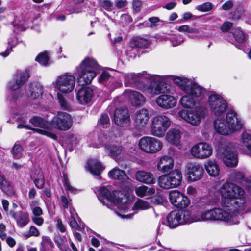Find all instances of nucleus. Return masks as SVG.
Listing matches in <instances>:
<instances>
[{
	"mask_svg": "<svg viewBox=\"0 0 251 251\" xmlns=\"http://www.w3.org/2000/svg\"><path fill=\"white\" fill-rule=\"evenodd\" d=\"M170 119L164 115L154 117L151 126L152 135L157 137H163L171 125Z\"/></svg>",
	"mask_w": 251,
	"mask_h": 251,
	"instance_id": "nucleus-8",
	"label": "nucleus"
},
{
	"mask_svg": "<svg viewBox=\"0 0 251 251\" xmlns=\"http://www.w3.org/2000/svg\"><path fill=\"white\" fill-rule=\"evenodd\" d=\"M100 139L101 140V142H100L98 144H93V147L95 148H99L102 144H104V148L108 153L109 155L113 157L117 156L122 152L123 150L121 146L117 145L113 142L104 144V139L107 140V138L104 135L100 136Z\"/></svg>",
	"mask_w": 251,
	"mask_h": 251,
	"instance_id": "nucleus-21",
	"label": "nucleus"
},
{
	"mask_svg": "<svg viewBox=\"0 0 251 251\" xmlns=\"http://www.w3.org/2000/svg\"><path fill=\"white\" fill-rule=\"evenodd\" d=\"M72 126V119L70 115L59 112L51 120V126L60 130H69Z\"/></svg>",
	"mask_w": 251,
	"mask_h": 251,
	"instance_id": "nucleus-14",
	"label": "nucleus"
},
{
	"mask_svg": "<svg viewBox=\"0 0 251 251\" xmlns=\"http://www.w3.org/2000/svg\"><path fill=\"white\" fill-rule=\"evenodd\" d=\"M99 123L103 128L108 127L110 126V120L107 114H101L99 119Z\"/></svg>",
	"mask_w": 251,
	"mask_h": 251,
	"instance_id": "nucleus-48",
	"label": "nucleus"
},
{
	"mask_svg": "<svg viewBox=\"0 0 251 251\" xmlns=\"http://www.w3.org/2000/svg\"><path fill=\"white\" fill-rule=\"evenodd\" d=\"M61 200L63 208L66 209L69 206V200L66 197L62 196L61 197Z\"/></svg>",
	"mask_w": 251,
	"mask_h": 251,
	"instance_id": "nucleus-64",
	"label": "nucleus"
},
{
	"mask_svg": "<svg viewBox=\"0 0 251 251\" xmlns=\"http://www.w3.org/2000/svg\"><path fill=\"white\" fill-rule=\"evenodd\" d=\"M212 9V4L209 2L199 5L196 7V9L203 12H208Z\"/></svg>",
	"mask_w": 251,
	"mask_h": 251,
	"instance_id": "nucleus-50",
	"label": "nucleus"
},
{
	"mask_svg": "<svg viewBox=\"0 0 251 251\" xmlns=\"http://www.w3.org/2000/svg\"><path fill=\"white\" fill-rule=\"evenodd\" d=\"M40 235L39 230L34 226H31L29 227L28 232L25 233L24 236L26 238H28L31 236L38 237Z\"/></svg>",
	"mask_w": 251,
	"mask_h": 251,
	"instance_id": "nucleus-49",
	"label": "nucleus"
},
{
	"mask_svg": "<svg viewBox=\"0 0 251 251\" xmlns=\"http://www.w3.org/2000/svg\"><path fill=\"white\" fill-rule=\"evenodd\" d=\"M86 167L92 174L96 176H99L103 170L102 165L97 159L89 160Z\"/></svg>",
	"mask_w": 251,
	"mask_h": 251,
	"instance_id": "nucleus-33",
	"label": "nucleus"
},
{
	"mask_svg": "<svg viewBox=\"0 0 251 251\" xmlns=\"http://www.w3.org/2000/svg\"><path fill=\"white\" fill-rule=\"evenodd\" d=\"M168 226L170 228H175L181 224L197 222L198 218L195 214H192L189 211L175 210L171 212L167 217Z\"/></svg>",
	"mask_w": 251,
	"mask_h": 251,
	"instance_id": "nucleus-6",
	"label": "nucleus"
},
{
	"mask_svg": "<svg viewBox=\"0 0 251 251\" xmlns=\"http://www.w3.org/2000/svg\"><path fill=\"white\" fill-rule=\"evenodd\" d=\"M241 147L245 148L246 153L251 156V134L247 131L244 132L240 140Z\"/></svg>",
	"mask_w": 251,
	"mask_h": 251,
	"instance_id": "nucleus-35",
	"label": "nucleus"
},
{
	"mask_svg": "<svg viewBox=\"0 0 251 251\" xmlns=\"http://www.w3.org/2000/svg\"><path fill=\"white\" fill-rule=\"evenodd\" d=\"M136 179L141 182L147 184H153L155 183V179L153 174L150 172L138 171L136 173Z\"/></svg>",
	"mask_w": 251,
	"mask_h": 251,
	"instance_id": "nucleus-32",
	"label": "nucleus"
},
{
	"mask_svg": "<svg viewBox=\"0 0 251 251\" xmlns=\"http://www.w3.org/2000/svg\"><path fill=\"white\" fill-rule=\"evenodd\" d=\"M26 95L30 100L40 98L43 93V88L39 84H29L25 90Z\"/></svg>",
	"mask_w": 251,
	"mask_h": 251,
	"instance_id": "nucleus-30",
	"label": "nucleus"
},
{
	"mask_svg": "<svg viewBox=\"0 0 251 251\" xmlns=\"http://www.w3.org/2000/svg\"><path fill=\"white\" fill-rule=\"evenodd\" d=\"M49 56L47 52L40 53L36 58V61L43 65H47L49 61Z\"/></svg>",
	"mask_w": 251,
	"mask_h": 251,
	"instance_id": "nucleus-46",
	"label": "nucleus"
},
{
	"mask_svg": "<svg viewBox=\"0 0 251 251\" xmlns=\"http://www.w3.org/2000/svg\"><path fill=\"white\" fill-rule=\"evenodd\" d=\"M110 177L119 180H125L127 176L125 172L118 168H114L108 173Z\"/></svg>",
	"mask_w": 251,
	"mask_h": 251,
	"instance_id": "nucleus-39",
	"label": "nucleus"
},
{
	"mask_svg": "<svg viewBox=\"0 0 251 251\" xmlns=\"http://www.w3.org/2000/svg\"><path fill=\"white\" fill-rule=\"evenodd\" d=\"M55 91L59 93H69L71 92L75 84V77L70 73L58 76L53 83Z\"/></svg>",
	"mask_w": 251,
	"mask_h": 251,
	"instance_id": "nucleus-9",
	"label": "nucleus"
},
{
	"mask_svg": "<svg viewBox=\"0 0 251 251\" xmlns=\"http://www.w3.org/2000/svg\"><path fill=\"white\" fill-rule=\"evenodd\" d=\"M217 153L227 166L234 167L237 165V158L235 149L230 144L221 145L218 149Z\"/></svg>",
	"mask_w": 251,
	"mask_h": 251,
	"instance_id": "nucleus-11",
	"label": "nucleus"
},
{
	"mask_svg": "<svg viewBox=\"0 0 251 251\" xmlns=\"http://www.w3.org/2000/svg\"><path fill=\"white\" fill-rule=\"evenodd\" d=\"M182 174L178 170H175L167 175L160 176L158 183L160 187L169 189L179 186L182 181Z\"/></svg>",
	"mask_w": 251,
	"mask_h": 251,
	"instance_id": "nucleus-7",
	"label": "nucleus"
},
{
	"mask_svg": "<svg viewBox=\"0 0 251 251\" xmlns=\"http://www.w3.org/2000/svg\"><path fill=\"white\" fill-rule=\"evenodd\" d=\"M23 148L19 142H17L13 148L12 153L13 157L15 159H19L22 155V151Z\"/></svg>",
	"mask_w": 251,
	"mask_h": 251,
	"instance_id": "nucleus-43",
	"label": "nucleus"
},
{
	"mask_svg": "<svg viewBox=\"0 0 251 251\" xmlns=\"http://www.w3.org/2000/svg\"><path fill=\"white\" fill-rule=\"evenodd\" d=\"M187 179L193 182L200 180L202 176L204 170L200 164L196 163H189L186 169Z\"/></svg>",
	"mask_w": 251,
	"mask_h": 251,
	"instance_id": "nucleus-18",
	"label": "nucleus"
},
{
	"mask_svg": "<svg viewBox=\"0 0 251 251\" xmlns=\"http://www.w3.org/2000/svg\"><path fill=\"white\" fill-rule=\"evenodd\" d=\"M138 145L143 151L153 153L160 151L163 144L162 142L155 138L145 136L140 139Z\"/></svg>",
	"mask_w": 251,
	"mask_h": 251,
	"instance_id": "nucleus-12",
	"label": "nucleus"
},
{
	"mask_svg": "<svg viewBox=\"0 0 251 251\" xmlns=\"http://www.w3.org/2000/svg\"><path fill=\"white\" fill-rule=\"evenodd\" d=\"M233 4L232 1L229 0L225 2L222 5V8L224 10H229L233 7Z\"/></svg>",
	"mask_w": 251,
	"mask_h": 251,
	"instance_id": "nucleus-63",
	"label": "nucleus"
},
{
	"mask_svg": "<svg viewBox=\"0 0 251 251\" xmlns=\"http://www.w3.org/2000/svg\"><path fill=\"white\" fill-rule=\"evenodd\" d=\"M133 207L137 209L146 210L150 207V205L146 201L139 200L134 203Z\"/></svg>",
	"mask_w": 251,
	"mask_h": 251,
	"instance_id": "nucleus-44",
	"label": "nucleus"
},
{
	"mask_svg": "<svg viewBox=\"0 0 251 251\" xmlns=\"http://www.w3.org/2000/svg\"><path fill=\"white\" fill-rule=\"evenodd\" d=\"M178 31L182 32H187L188 33H194L195 35H189L188 37L190 38H201L204 36V34L203 32L200 33L198 29L196 28H193L192 27H190L187 25H183L180 26L178 27L177 29Z\"/></svg>",
	"mask_w": 251,
	"mask_h": 251,
	"instance_id": "nucleus-38",
	"label": "nucleus"
},
{
	"mask_svg": "<svg viewBox=\"0 0 251 251\" xmlns=\"http://www.w3.org/2000/svg\"><path fill=\"white\" fill-rule=\"evenodd\" d=\"M57 224H56V227L62 233L65 232L66 231V227L63 224L62 220L57 218L56 219Z\"/></svg>",
	"mask_w": 251,
	"mask_h": 251,
	"instance_id": "nucleus-61",
	"label": "nucleus"
},
{
	"mask_svg": "<svg viewBox=\"0 0 251 251\" xmlns=\"http://www.w3.org/2000/svg\"><path fill=\"white\" fill-rule=\"evenodd\" d=\"M212 147L206 143L200 142L194 145L191 149V153L194 157L201 159H206L212 154Z\"/></svg>",
	"mask_w": 251,
	"mask_h": 251,
	"instance_id": "nucleus-16",
	"label": "nucleus"
},
{
	"mask_svg": "<svg viewBox=\"0 0 251 251\" xmlns=\"http://www.w3.org/2000/svg\"><path fill=\"white\" fill-rule=\"evenodd\" d=\"M183 41L184 39L180 35H176L173 37L171 40L172 44L174 47L180 45Z\"/></svg>",
	"mask_w": 251,
	"mask_h": 251,
	"instance_id": "nucleus-53",
	"label": "nucleus"
},
{
	"mask_svg": "<svg viewBox=\"0 0 251 251\" xmlns=\"http://www.w3.org/2000/svg\"><path fill=\"white\" fill-rule=\"evenodd\" d=\"M181 138L180 132L175 128L170 129L166 136V140L174 145H178Z\"/></svg>",
	"mask_w": 251,
	"mask_h": 251,
	"instance_id": "nucleus-34",
	"label": "nucleus"
},
{
	"mask_svg": "<svg viewBox=\"0 0 251 251\" xmlns=\"http://www.w3.org/2000/svg\"><path fill=\"white\" fill-rule=\"evenodd\" d=\"M71 217L69 218V224L70 226L72 228L77 229L78 227V225L77 222H76L75 215L77 216V214L73 213V212L71 211Z\"/></svg>",
	"mask_w": 251,
	"mask_h": 251,
	"instance_id": "nucleus-54",
	"label": "nucleus"
},
{
	"mask_svg": "<svg viewBox=\"0 0 251 251\" xmlns=\"http://www.w3.org/2000/svg\"><path fill=\"white\" fill-rule=\"evenodd\" d=\"M125 94L130 98L132 104L134 106H142L146 102L145 97L139 92L128 89L125 92Z\"/></svg>",
	"mask_w": 251,
	"mask_h": 251,
	"instance_id": "nucleus-27",
	"label": "nucleus"
},
{
	"mask_svg": "<svg viewBox=\"0 0 251 251\" xmlns=\"http://www.w3.org/2000/svg\"><path fill=\"white\" fill-rule=\"evenodd\" d=\"M169 199L171 203L177 208H185L190 204V200L188 197L177 190L170 191Z\"/></svg>",
	"mask_w": 251,
	"mask_h": 251,
	"instance_id": "nucleus-19",
	"label": "nucleus"
},
{
	"mask_svg": "<svg viewBox=\"0 0 251 251\" xmlns=\"http://www.w3.org/2000/svg\"><path fill=\"white\" fill-rule=\"evenodd\" d=\"M208 103L212 112L217 116L225 112L227 108V102L221 96L215 93L209 96Z\"/></svg>",
	"mask_w": 251,
	"mask_h": 251,
	"instance_id": "nucleus-15",
	"label": "nucleus"
},
{
	"mask_svg": "<svg viewBox=\"0 0 251 251\" xmlns=\"http://www.w3.org/2000/svg\"><path fill=\"white\" fill-rule=\"evenodd\" d=\"M29 77L27 71H18L14 75L13 80L10 81L8 85V88L12 90H16L22 87Z\"/></svg>",
	"mask_w": 251,
	"mask_h": 251,
	"instance_id": "nucleus-20",
	"label": "nucleus"
},
{
	"mask_svg": "<svg viewBox=\"0 0 251 251\" xmlns=\"http://www.w3.org/2000/svg\"><path fill=\"white\" fill-rule=\"evenodd\" d=\"M134 122L138 128H142L146 126L149 119V113L147 109H142L138 111L135 116Z\"/></svg>",
	"mask_w": 251,
	"mask_h": 251,
	"instance_id": "nucleus-29",
	"label": "nucleus"
},
{
	"mask_svg": "<svg viewBox=\"0 0 251 251\" xmlns=\"http://www.w3.org/2000/svg\"><path fill=\"white\" fill-rule=\"evenodd\" d=\"M174 82L188 95L183 96L180 100L182 106L190 108L196 103L195 99L203 98L205 90L202 87L186 77L174 76Z\"/></svg>",
	"mask_w": 251,
	"mask_h": 251,
	"instance_id": "nucleus-2",
	"label": "nucleus"
},
{
	"mask_svg": "<svg viewBox=\"0 0 251 251\" xmlns=\"http://www.w3.org/2000/svg\"><path fill=\"white\" fill-rule=\"evenodd\" d=\"M63 184L66 190L74 191V189L70 185L69 180L66 175L63 176Z\"/></svg>",
	"mask_w": 251,
	"mask_h": 251,
	"instance_id": "nucleus-60",
	"label": "nucleus"
},
{
	"mask_svg": "<svg viewBox=\"0 0 251 251\" xmlns=\"http://www.w3.org/2000/svg\"><path fill=\"white\" fill-rule=\"evenodd\" d=\"M157 169L162 173H167L174 167V160L171 157L164 156L160 158L157 163Z\"/></svg>",
	"mask_w": 251,
	"mask_h": 251,
	"instance_id": "nucleus-31",
	"label": "nucleus"
},
{
	"mask_svg": "<svg viewBox=\"0 0 251 251\" xmlns=\"http://www.w3.org/2000/svg\"><path fill=\"white\" fill-rule=\"evenodd\" d=\"M142 6V2L139 0H135L133 2V8L136 11L139 12L140 11Z\"/></svg>",
	"mask_w": 251,
	"mask_h": 251,
	"instance_id": "nucleus-62",
	"label": "nucleus"
},
{
	"mask_svg": "<svg viewBox=\"0 0 251 251\" xmlns=\"http://www.w3.org/2000/svg\"><path fill=\"white\" fill-rule=\"evenodd\" d=\"M100 68V65L94 58H85L79 66L76 67L78 82L81 85L91 83L96 76Z\"/></svg>",
	"mask_w": 251,
	"mask_h": 251,
	"instance_id": "nucleus-5",
	"label": "nucleus"
},
{
	"mask_svg": "<svg viewBox=\"0 0 251 251\" xmlns=\"http://www.w3.org/2000/svg\"><path fill=\"white\" fill-rule=\"evenodd\" d=\"M8 45L10 46V49L8 48L6 50L5 52L1 53V55L3 57H6L10 53V51L12 50L13 47H14L17 44V41L15 37H13L8 40Z\"/></svg>",
	"mask_w": 251,
	"mask_h": 251,
	"instance_id": "nucleus-51",
	"label": "nucleus"
},
{
	"mask_svg": "<svg viewBox=\"0 0 251 251\" xmlns=\"http://www.w3.org/2000/svg\"><path fill=\"white\" fill-rule=\"evenodd\" d=\"M105 187H101L99 190V200L108 208H110L113 203L115 202L114 195Z\"/></svg>",
	"mask_w": 251,
	"mask_h": 251,
	"instance_id": "nucleus-26",
	"label": "nucleus"
},
{
	"mask_svg": "<svg viewBox=\"0 0 251 251\" xmlns=\"http://www.w3.org/2000/svg\"><path fill=\"white\" fill-rule=\"evenodd\" d=\"M114 122L120 126L124 127L129 125L130 116L127 108H117L114 115Z\"/></svg>",
	"mask_w": 251,
	"mask_h": 251,
	"instance_id": "nucleus-22",
	"label": "nucleus"
},
{
	"mask_svg": "<svg viewBox=\"0 0 251 251\" xmlns=\"http://www.w3.org/2000/svg\"><path fill=\"white\" fill-rule=\"evenodd\" d=\"M40 203L37 201H32L29 203V206L33 215L31 219L33 222L38 226H41L44 223V219L41 217L43 214L42 208L39 206Z\"/></svg>",
	"mask_w": 251,
	"mask_h": 251,
	"instance_id": "nucleus-23",
	"label": "nucleus"
},
{
	"mask_svg": "<svg viewBox=\"0 0 251 251\" xmlns=\"http://www.w3.org/2000/svg\"><path fill=\"white\" fill-rule=\"evenodd\" d=\"M100 5L105 9L108 10L111 9L112 4L109 0H103L100 2Z\"/></svg>",
	"mask_w": 251,
	"mask_h": 251,
	"instance_id": "nucleus-58",
	"label": "nucleus"
},
{
	"mask_svg": "<svg viewBox=\"0 0 251 251\" xmlns=\"http://www.w3.org/2000/svg\"><path fill=\"white\" fill-rule=\"evenodd\" d=\"M29 122L34 126L41 128H31L34 132L46 135L54 140L56 139L57 136L50 130V124L43 118L38 116H34L30 119Z\"/></svg>",
	"mask_w": 251,
	"mask_h": 251,
	"instance_id": "nucleus-13",
	"label": "nucleus"
},
{
	"mask_svg": "<svg viewBox=\"0 0 251 251\" xmlns=\"http://www.w3.org/2000/svg\"><path fill=\"white\" fill-rule=\"evenodd\" d=\"M147 186L145 185H142L135 189V193L136 195L139 197H146V192Z\"/></svg>",
	"mask_w": 251,
	"mask_h": 251,
	"instance_id": "nucleus-55",
	"label": "nucleus"
},
{
	"mask_svg": "<svg viewBox=\"0 0 251 251\" xmlns=\"http://www.w3.org/2000/svg\"><path fill=\"white\" fill-rule=\"evenodd\" d=\"M151 77H153L155 80H157L158 82L151 83L148 88L143 89V90L145 91L146 94L149 97H153L155 95L168 92L166 84L160 81L164 78L163 76L158 75H152Z\"/></svg>",
	"mask_w": 251,
	"mask_h": 251,
	"instance_id": "nucleus-17",
	"label": "nucleus"
},
{
	"mask_svg": "<svg viewBox=\"0 0 251 251\" xmlns=\"http://www.w3.org/2000/svg\"><path fill=\"white\" fill-rule=\"evenodd\" d=\"M94 92L92 88L85 87L80 88L76 93V99L82 104H86L92 101Z\"/></svg>",
	"mask_w": 251,
	"mask_h": 251,
	"instance_id": "nucleus-24",
	"label": "nucleus"
},
{
	"mask_svg": "<svg viewBox=\"0 0 251 251\" xmlns=\"http://www.w3.org/2000/svg\"><path fill=\"white\" fill-rule=\"evenodd\" d=\"M121 82L119 81L118 78L112 76V79L109 81L106 86L111 90H113L116 88L119 87L121 85Z\"/></svg>",
	"mask_w": 251,
	"mask_h": 251,
	"instance_id": "nucleus-52",
	"label": "nucleus"
},
{
	"mask_svg": "<svg viewBox=\"0 0 251 251\" xmlns=\"http://www.w3.org/2000/svg\"><path fill=\"white\" fill-rule=\"evenodd\" d=\"M235 205H226L225 202L222 208H214L203 212L200 216L195 214L199 219L197 221H221L228 223L230 225L238 224L240 216L239 211L247 212L248 210L245 204L239 205L235 202Z\"/></svg>",
	"mask_w": 251,
	"mask_h": 251,
	"instance_id": "nucleus-1",
	"label": "nucleus"
},
{
	"mask_svg": "<svg viewBox=\"0 0 251 251\" xmlns=\"http://www.w3.org/2000/svg\"><path fill=\"white\" fill-rule=\"evenodd\" d=\"M34 182L38 188H42L44 185V180L42 175H41L39 178H35Z\"/></svg>",
	"mask_w": 251,
	"mask_h": 251,
	"instance_id": "nucleus-59",
	"label": "nucleus"
},
{
	"mask_svg": "<svg viewBox=\"0 0 251 251\" xmlns=\"http://www.w3.org/2000/svg\"><path fill=\"white\" fill-rule=\"evenodd\" d=\"M244 179V174L240 172H234L229 175V180L236 183H241Z\"/></svg>",
	"mask_w": 251,
	"mask_h": 251,
	"instance_id": "nucleus-41",
	"label": "nucleus"
},
{
	"mask_svg": "<svg viewBox=\"0 0 251 251\" xmlns=\"http://www.w3.org/2000/svg\"><path fill=\"white\" fill-rule=\"evenodd\" d=\"M10 214L16 220L18 226L20 228L24 227L30 222L28 214L26 212L11 211Z\"/></svg>",
	"mask_w": 251,
	"mask_h": 251,
	"instance_id": "nucleus-28",
	"label": "nucleus"
},
{
	"mask_svg": "<svg viewBox=\"0 0 251 251\" xmlns=\"http://www.w3.org/2000/svg\"><path fill=\"white\" fill-rule=\"evenodd\" d=\"M219 193L221 197L226 199L230 200V203L227 202L226 205H235L236 202L239 205L245 204L247 206L249 211L251 209V201H245V191L239 186L230 182L223 184L219 189Z\"/></svg>",
	"mask_w": 251,
	"mask_h": 251,
	"instance_id": "nucleus-3",
	"label": "nucleus"
},
{
	"mask_svg": "<svg viewBox=\"0 0 251 251\" xmlns=\"http://www.w3.org/2000/svg\"><path fill=\"white\" fill-rule=\"evenodd\" d=\"M233 23L228 21L224 22L221 27V29L223 32H228L232 27Z\"/></svg>",
	"mask_w": 251,
	"mask_h": 251,
	"instance_id": "nucleus-57",
	"label": "nucleus"
},
{
	"mask_svg": "<svg viewBox=\"0 0 251 251\" xmlns=\"http://www.w3.org/2000/svg\"><path fill=\"white\" fill-rule=\"evenodd\" d=\"M57 99L62 108L68 110L70 108V104L66 98L59 92H57Z\"/></svg>",
	"mask_w": 251,
	"mask_h": 251,
	"instance_id": "nucleus-45",
	"label": "nucleus"
},
{
	"mask_svg": "<svg viewBox=\"0 0 251 251\" xmlns=\"http://www.w3.org/2000/svg\"><path fill=\"white\" fill-rule=\"evenodd\" d=\"M0 188L4 193L7 194L12 193V187L5 180L4 176L1 172H0Z\"/></svg>",
	"mask_w": 251,
	"mask_h": 251,
	"instance_id": "nucleus-40",
	"label": "nucleus"
},
{
	"mask_svg": "<svg viewBox=\"0 0 251 251\" xmlns=\"http://www.w3.org/2000/svg\"><path fill=\"white\" fill-rule=\"evenodd\" d=\"M243 126V122L238 119L236 112L233 110L229 111L226 118H217L214 122L216 132L224 135L240 130Z\"/></svg>",
	"mask_w": 251,
	"mask_h": 251,
	"instance_id": "nucleus-4",
	"label": "nucleus"
},
{
	"mask_svg": "<svg viewBox=\"0 0 251 251\" xmlns=\"http://www.w3.org/2000/svg\"><path fill=\"white\" fill-rule=\"evenodd\" d=\"M146 72H143L142 73H128L124 75L125 84L127 86H131L133 84L135 83L141 75H146Z\"/></svg>",
	"mask_w": 251,
	"mask_h": 251,
	"instance_id": "nucleus-37",
	"label": "nucleus"
},
{
	"mask_svg": "<svg viewBox=\"0 0 251 251\" xmlns=\"http://www.w3.org/2000/svg\"><path fill=\"white\" fill-rule=\"evenodd\" d=\"M205 113V108L201 106L190 110H181L179 112L178 115L187 123L197 126L200 124L201 118L204 117Z\"/></svg>",
	"mask_w": 251,
	"mask_h": 251,
	"instance_id": "nucleus-10",
	"label": "nucleus"
},
{
	"mask_svg": "<svg viewBox=\"0 0 251 251\" xmlns=\"http://www.w3.org/2000/svg\"><path fill=\"white\" fill-rule=\"evenodd\" d=\"M233 35L236 41L239 43H243L245 40L244 33L239 28L234 29Z\"/></svg>",
	"mask_w": 251,
	"mask_h": 251,
	"instance_id": "nucleus-42",
	"label": "nucleus"
},
{
	"mask_svg": "<svg viewBox=\"0 0 251 251\" xmlns=\"http://www.w3.org/2000/svg\"><path fill=\"white\" fill-rule=\"evenodd\" d=\"M204 167L208 174L212 177H215L219 174V167L214 161L208 160L205 162Z\"/></svg>",
	"mask_w": 251,
	"mask_h": 251,
	"instance_id": "nucleus-36",
	"label": "nucleus"
},
{
	"mask_svg": "<svg viewBox=\"0 0 251 251\" xmlns=\"http://www.w3.org/2000/svg\"><path fill=\"white\" fill-rule=\"evenodd\" d=\"M112 79V76L107 72H103L100 75L99 81L100 83L105 84L106 86L109 81Z\"/></svg>",
	"mask_w": 251,
	"mask_h": 251,
	"instance_id": "nucleus-47",
	"label": "nucleus"
},
{
	"mask_svg": "<svg viewBox=\"0 0 251 251\" xmlns=\"http://www.w3.org/2000/svg\"><path fill=\"white\" fill-rule=\"evenodd\" d=\"M18 121H21L22 123L19 124L18 126V128H25L27 129H31V128L29 127V126L25 124L26 121L25 120L24 118L22 117H18L16 118Z\"/></svg>",
	"mask_w": 251,
	"mask_h": 251,
	"instance_id": "nucleus-56",
	"label": "nucleus"
},
{
	"mask_svg": "<svg viewBox=\"0 0 251 251\" xmlns=\"http://www.w3.org/2000/svg\"><path fill=\"white\" fill-rule=\"evenodd\" d=\"M157 105L160 108L168 109L175 107L176 104V100L174 96L168 94H162L156 99Z\"/></svg>",
	"mask_w": 251,
	"mask_h": 251,
	"instance_id": "nucleus-25",
	"label": "nucleus"
}]
</instances>
